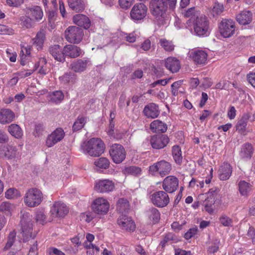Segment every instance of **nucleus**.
Here are the masks:
<instances>
[{"mask_svg":"<svg viewBox=\"0 0 255 255\" xmlns=\"http://www.w3.org/2000/svg\"><path fill=\"white\" fill-rule=\"evenodd\" d=\"M143 113L147 118L152 119L157 118L160 114L158 106L153 103L146 105L144 108Z\"/></svg>","mask_w":255,"mask_h":255,"instance_id":"b1692460","label":"nucleus"},{"mask_svg":"<svg viewBox=\"0 0 255 255\" xmlns=\"http://www.w3.org/2000/svg\"><path fill=\"white\" fill-rule=\"evenodd\" d=\"M83 34V30L76 26H69L65 31L66 39L71 43H79L82 39Z\"/></svg>","mask_w":255,"mask_h":255,"instance_id":"0eeeda50","label":"nucleus"},{"mask_svg":"<svg viewBox=\"0 0 255 255\" xmlns=\"http://www.w3.org/2000/svg\"><path fill=\"white\" fill-rule=\"evenodd\" d=\"M43 198V194L39 189L32 188L26 192L24 197V202L29 207H35L41 203Z\"/></svg>","mask_w":255,"mask_h":255,"instance_id":"f03ea898","label":"nucleus"},{"mask_svg":"<svg viewBox=\"0 0 255 255\" xmlns=\"http://www.w3.org/2000/svg\"><path fill=\"white\" fill-rule=\"evenodd\" d=\"M48 52L56 61L59 62L65 61L64 48H62L60 45L54 44L49 46Z\"/></svg>","mask_w":255,"mask_h":255,"instance_id":"aec40b11","label":"nucleus"},{"mask_svg":"<svg viewBox=\"0 0 255 255\" xmlns=\"http://www.w3.org/2000/svg\"><path fill=\"white\" fill-rule=\"evenodd\" d=\"M165 67L172 73L178 72L180 69V63L178 59L169 57L164 61Z\"/></svg>","mask_w":255,"mask_h":255,"instance_id":"cd10ccee","label":"nucleus"},{"mask_svg":"<svg viewBox=\"0 0 255 255\" xmlns=\"http://www.w3.org/2000/svg\"><path fill=\"white\" fill-rule=\"evenodd\" d=\"M169 142V137L165 134H155L150 137V144L153 149H160L164 148Z\"/></svg>","mask_w":255,"mask_h":255,"instance_id":"2eb2a0df","label":"nucleus"},{"mask_svg":"<svg viewBox=\"0 0 255 255\" xmlns=\"http://www.w3.org/2000/svg\"><path fill=\"white\" fill-rule=\"evenodd\" d=\"M109 153L112 160L116 164L122 162L127 154L124 146L119 144H113L109 150Z\"/></svg>","mask_w":255,"mask_h":255,"instance_id":"6e6552de","label":"nucleus"},{"mask_svg":"<svg viewBox=\"0 0 255 255\" xmlns=\"http://www.w3.org/2000/svg\"><path fill=\"white\" fill-rule=\"evenodd\" d=\"M210 22L205 15L201 16L193 22V27L195 35L199 37H206L210 34Z\"/></svg>","mask_w":255,"mask_h":255,"instance_id":"7ed1b4c3","label":"nucleus"},{"mask_svg":"<svg viewBox=\"0 0 255 255\" xmlns=\"http://www.w3.org/2000/svg\"><path fill=\"white\" fill-rule=\"evenodd\" d=\"M198 203L201 205L204 210L210 214L214 212L215 198L213 194L205 193L200 194L198 196Z\"/></svg>","mask_w":255,"mask_h":255,"instance_id":"1a4fd4ad","label":"nucleus"},{"mask_svg":"<svg viewBox=\"0 0 255 255\" xmlns=\"http://www.w3.org/2000/svg\"><path fill=\"white\" fill-rule=\"evenodd\" d=\"M60 80L64 84L72 83L75 82L76 79V75L74 73L69 72L65 73L63 76L59 77Z\"/></svg>","mask_w":255,"mask_h":255,"instance_id":"a18cd8bd","label":"nucleus"},{"mask_svg":"<svg viewBox=\"0 0 255 255\" xmlns=\"http://www.w3.org/2000/svg\"><path fill=\"white\" fill-rule=\"evenodd\" d=\"M81 53V48L76 45L68 44L64 47L65 57L67 56L71 58H75L79 56Z\"/></svg>","mask_w":255,"mask_h":255,"instance_id":"393cba45","label":"nucleus"},{"mask_svg":"<svg viewBox=\"0 0 255 255\" xmlns=\"http://www.w3.org/2000/svg\"><path fill=\"white\" fill-rule=\"evenodd\" d=\"M117 222L119 226L127 231H133L135 229L133 221L130 218H127L126 216L120 217Z\"/></svg>","mask_w":255,"mask_h":255,"instance_id":"c85d7f7f","label":"nucleus"},{"mask_svg":"<svg viewBox=\"0 0 255 255\" xmlns=\"http://www.w3.org/2000/svg\"><path fill=\"white\" fill-rule=\"evenodd\" d=\"M13 33L12 29L7 26L0 24V34H10Z\"/></svg>","mask_w":255,"mask_h":255,"instance_id":"69168bd1","label":"nucleus"},{"mask_svg":"<svg viewBox=\"0 0 255 255\" xmlns=\"http://www.w3.org/2000/svg\"><path fill=\"white\" fill-rule=\"evenodd\" d=\"M134 0H119V4L123 9L128 8L133 3Z\"/></svg>","mask_w":255,"mask_h":255,"instance_id":"680f3d73","label":"nucleus"},{"mask_svg":"<svg viewBox=\"0 0 255 255\" xmlns=\"http://www.w3.org/2000/svg\"><path fill=\"white\" fill-rule=\"evenodd\" d=\"M115 184L109 179L101 180L96 183L95 190L99 193H108L113 190Z\"/></svg>","mask_w":255,"mask_h":255,"instance_id":"6ab92c4d","label":"nucleus"},{"mask_svg":"<svg viewBox=\"0 0 255 255\" xmlns=\"http://www.w3.org/2000/svg\"><path fill=\"white\" fill-rule=\"evenodd\" d=\"M20 223L23 241L26 242L31 238H34L35 235H32V216L27 213H24L21 219Z\"/></svg>","mask_w":255,"mask_h":255,"instance_id":"20e7f679","label":"nucleus"},{"mask_svg":"<svg viewBox=\"0 0 255 255\" xmlns=\"http://www.w3.org/2000/svg\"><path fill=\"white\" fill-rule=\"evenodd\" d=\"M21 155L18 148L12 144H7L0 146V157L2 158L17 161L20 158Z\"/></svg>","mask_w":255,"mask_h":255,"instance_id":"39448f33","label":"nucleus"},{"mask_svg":"<svg viewBox=\"0 0 255 255\" xmlns=\"http://www.w3.org/2000/svg\"><path fill=\"white\" fill-rule=\"evenodd\" d=\"M14 209V206L8 202H3L0 205V212L6 215H10Z\"/></svg>","mask_w":255,"mask_h":255,"instance_id":"de8ad7c7","label":"nucleus"},{"mask_svg":"<svg viewBox=\"0 0 255 255\" xmlns=\"http://www.w3.org/2000/svg\"><path fill=\"white\" fill-rule=\"evenodd\" d=\"M151 203L155 206L163 208L169 202V197L167 193L163 191L154 192L150 197Z\"/></svg>","mask_w":255,"mask_h":255,"instance_id":"9b49d317","label":"nucleus"},{"mask_svg":"<svg viewBox=\"0 0 255 255\" xmlns=\"http://www.w3.org/2000/svg\"><path fill=\"white\" fill-rule=\"evenodd\" d=\"M252 16L251 11L244 10L237 15L236 19L240 24L247 25L252 21Z\"/></svg>","mask_w":255,"mask_h":255,"instance_id":"f704fd0d","label":"nucleus"},{"mask_svg":"<svg viewBox=\"0 0 255 255\" xmlns=\"http://www.w3.org/2000/svg\"><path fill=\"white\" fill-rule=\"evenodd\" d=\"M123 171L125 174H131L136 176L140 174L141 170L139 167L131 166L126 167Z\"/></svg>","mask_w":255,"mask_h":255,"instance_id":"5fc2aeb1","label":"nucleus"},{"mask_svg":"<svg viewBox=\"0 0 255 255\" xmlns=\"http://www.w3.org/2000/svg\"><path fill=\"white\" fill-rule=\"evenodd\" d=\"M159 44L162 48H163L166 51L171 52L174 49V45L171 41H169L164 38H162L159 40Z\"/></svg>","mask_w":255,"mask_h":255,"instance_id":"3c124183","label":"nucleus"},{"mask_svg":"<svg viewBox=\"0 0 255 255\" xmlns=\"http://www.w3.org/2000/svg\"><path fill=\"white\" fill-rule=\"evenodd\" d=\"M182 13L185 17L190 18L188 21L192 23L195 21L199 17L204 15L201 14L200 11L195 7H190L185 10Z\"/></svg>","mask_w":255,"mask_h":255,"instance_id":"2f4dec72","label":"nucleus"},{"mask_svg":"<svg viewBox=\"0 0 255 255\" xmlns=\"http://www.w3.org/2000/svg\"><path fill=\"white\" fill-rule=\"evenodd\" d=\"M36 222L41 225H44L47 223L46 217L44 212L42 210H38L35 213Z\"/></svg>","mask_w":255,"mask_h":255,"instance_id":"864d4df0","label":"nucleus"},{"mask_svg":"<svg viewBox=\"0 0 255 255\" xmlns=\"http://www.w3.org/2000/svg\"><path fill=\"white\" fill-rule=\"evenodd\" d=\"M69 212L66 204L61 201L54 202L51 207L50 213L52 218H64Z\"/></svg>","mask_w":255,"mask_h":255,"instance_id":"4468645a","label":"nucleus"},{"mask_svg":"<svg viewBox=\"0 0 255 255\" xmlns=\"http://www.w3.org/2000/svg\"><path fill=\"white\" fill-rule=\"evenodd\" d=\"M183 83L182 80H179L174 82L171 85V93L173 96H177L178 95V90Z\"/></svg>","mask_w":255,"mask_h":255,"instance_id":"4d7b16f0","label":"nucleus"},{"mask_svg":"<svg viewBox=\"0 0 255 255\" xmlns=\"http://www.w3.org/2000/svg\"><path fill=\"white\" fill-rule=\"evenodd\" d=\"M224 10V7L223 4L216 1L214 3L210 13L213 17H216L220 15Z\"/></svg>","mask_w":255,"mask_h":255,"instance_id":"49530a36","label":"nucleus"},{"mask_svg":"<svg viewBox=\"0 0 255 255\" xmlns=\"http://www.w3.org/2000/svg\"><path fill=\"white\" fill-rule=\"evenodd\" d=\"M190 57L196 64L203 65L207 62L208 54L204 50H195L190 52Z\"/></svg>","mask_w":255,"mask_h":255,"instance_id":"5701e85b","label":"nucleus"},{"mask_svg":"<svg viewBox=\"0 0 255 255\" xmlns=\"http://www.w3.org/2000/svg\"><path fill=\"white\" fill-rule=\"evenodd\" d=\"M45 40L46 30L44 28L40 29L37 32L35 37L32 39V43L37 50L42 49Z\"/></svg>","mask_w":255,"mask_h":255,"instance_id":"a878e982","label":"nucleus"},{"mask_svg":"<svg viewBox=\"0 0 255 255\" xmlns=\"http://www.w3.org/2000/svg\"><path fill=\"white\" fill-rule=\"evenodd\" d=\"M83 152L91 156H99L104 151L105 144L100 138H93L81 145Z\"/></svg>","mask_w":255,"mask_h":255,"instance_id":"f257e3e1","label":"nucleus"},{"mask_svg":"<svg viewBox=\"0 0 255 255\" xmlns=\"http://www.w3.org/2000/svg\"><path fill=\"white\" fill-rule=\"evenodd\" d=\"M220 242L218 240H216L213 243L209 246L207 252L209 254H214L218 252L219 249Z\"/></svg>","mask_w":255,"mask_h":255,"instance_id":"13d9d810","label":"nucleus"},{"mask_svg":"<svg viewBox=\"0 0 255 255\" xmlns=\"http://www.w3.org/2000/svg\"><path fill=\"white\" fill-rule=\"evenodd\" d=\"M65 132L62 128H57L49 134L46 140V145L48 147L54 146L64 137Z\"/></svg>","mask_w":255,"mask_h":255,"instance_id":"a211bd4d","label":"nucleus"},{"mask_svg":"<svg viewBox=\"0 0 255 255\" xmlns=\"http://www.w3.org/2000/svg\"><path fill=\"white\" fill-rule=\"evenodd\" d=\"M254 150V148L251 143H244L242 146L239 153L241 159L244 160L250 159L253 154Z\"/></svg>","mask_w":255,"mask_h":255,"instance_id":"473e14b6","label":"nucleus"},{"mask_svg":"<svg viewBox=\"0 0 255 255\" xmlns=\"http://www.w3.org/2000/svg\"><path fill=\"white\" fill-rule=\"evenodd\" d=\"M16 233L14 231L10 232L8 237L7 242L3 248L4 250H8L13 245L15 239Z\"/></svg>","mask_w":255,"mask_h":255,"instance_id":"6e6d98bb","label":"nucleus"},{"mask_svg":"<svg viewBox=\"0 0 255 255\" xmlns=\"http://www.w3.org/2000/svg\"><path fill=\"white\" fill-rule=\"evenodd\" d=\"M147 12V7L143 3L135 4L130 11V16L134 21H138L143 19Z\"/></svg>","mask_w":255,"mask_h":255,"instance_id":"9d476101","label":"nucleus"},{"mask_svg":"<svg viewBox=\"0 0 255 255\" xmlns=\"http://www.w3.org/2000/svg\"><path fill=\"white\" fill-rule=\"evenodd\" d=\"M110 204L108 201L103 198L96 199L93 204L92 208L94 212L98 214L104 215L109 211Z\"/></svg>","mask_w":255,"mask_h":255,"instance_id":"dca6fc26","label":"nucleus"},{"mask_svg":"<svg viewBox=\"0 0 255 255\" xmlns=\"http://www.w3.org/2000/svg\"><path fill=\"white\" fill-rule=\"evenodd\" d=\"M172 154L175 163L180 165L182 162L183 157L181 148L179 145H174L172 148Z\"/></svg>","mask_w":255,"mask_h":255,"instance_id":"79ce46f5","label":"nucleus"},{"mask_svg":"<svg viewBox=\"0 0 255 255\" xmlns=\"http://www.w3.org/2000/svg\"><path fill=\"white\" fill-rule=\"evenodd\" d=\"M169 0H152L150 2L151 14L156 18L162 17L167 9Z\"/></svg>","mask_w":255,"mask_h":255,"instance_id":"423d86ee","label":"nucleus"},{"mask_svg":"<svg viewBox=\"0 0 255 255\" xmlns=\"http://www.w3.org/2000/svg\"><path fill=\"white\" fill-rule=\"evenodd\" d=\"M8 132L15 138L19 139L23 135V131L21 128L17 124H11L8 127Z\"/></svg>","mask_w":255,"mask_h":255,"instance_id":"a19ab883","label":"nucleus"},{"mask_svg":"<svg viewBox=\"0 0 255 255\" xmlns=\"http://www.w3.org/2000/svg\"><path fill=\"white\" fill-rule=\"evenodd\" d=\"M110 161L106 157H101L94 162V164L98 167L102 169H107L110 166Z\"/></svg>","mask_w":255,"mask_h":255,"instance_id":"603ef678","label":"nucleus"},{"mask_svg":"<svg viewBox=\"0 0 255 255\" xmlns=\"http://www.w3.org/2000/svg\"><path fill=\"white\" fill-rule=\"evenodd\" d=\"M68 3L70 8L77 12L83 11L85 7L83 0H68Z\"/></svg>","mask_w":255,"mask_h":255,"instance_id":"ea45409f","label":"nucleus"},{"mask_svg":"<svg viewBox=\"0 0 255 255\" xmlns=\"http://www.w3.org/2000/svg\"><path fill=\"white\" fill-rule=\"evenodd\" d=\"M150 128L153 132L163 133L166 131L167 126L162 121L156 120L150 123Z\"/></svg>","mask_w":255,"mask_h":255,"instance_id":"e433bc0d","label":"nucleus"},{"mask_svg":"<svg viewBox=\"0 0 255 255\" xmlns=\"http://www.w3.org/2000/svg\"><path fill=\"white\" fill-rule=\"evenodd\" d=\"M51 101L58 104L64 99V94L61 91H56L49 95Z\"/></svg>","mask_w":255,"mask_h":255,"instance_id":"8fccbe9b","label":"nucleus"},{"mask_svg":"<svg viewBox=\"0 0 255 255\" xmlns=\"http://www.w3.org/2000/svg\"><path fill=\"white\" fill-rule=\"evenodd\" d=\"M220 222L221 224L225 227H229L232 226V220L226 215H222L219 218Z\"/></svg>","mask_w":255,"mask_h":255,"instance_id":"bf43d9fd","label":"nucleus"},{"mask_svg":"<svg viewBox=\"0 0 255 255\" xmlns=\"http://www.w3.org/2000/svg\"><path fill=\"white\" fill-rule=\"evenodd\" d=\"M117 210L122 214L121 217L126 216V215L129 210V202L126 199L121 198L117 202Z\"/></svg>","mask_w":255,"mask_h":255,"instance_id":"c9c22d12","label":"nucleus"},{"mask_svg":"<svg viewBox=\"0 0 255 255\" xmlns=\"http://www.w3.org/2000/svg\"><path fill=\"white\" fill-rule=\"evenodd\" d=\"M178 241V239L176 236L172 233L166 234L163 239L160 242V245L162 248H164L167 243H176Z\"/></svg>","mask_w":255,"mask_h":255,"instance_id":"c03bdc74","label":"nucleus"},{"mask_svg":"<svg viewBox=\"0 0 255 255\" xmlns=\"http://www.w3.org/2000/svg\"><path fill=\"white\" fill-rule=\"evenodd\" d=\"M250 118L249 114H245L237 122L236 126V130L241 135H245L247 134L246 127Z\"/></svg>","mask_w":255,"mask_h":255,"instance_id":"c756f323","label":"nucleus"},{"mask_svg":"<svg viewBox=\"0 0 255 255\" xmlns=\"http://www.w3.org/2000/svg\"><path fill=\"white\" fill-rule=\"evenodd\" d=\"M15 115L10 110L2 109L0 110V123L7 124L11 123L14 119Z\"/></svg>","mask_w":255,"mask_h":255,"instance_id":"7c9ffc66","label":"nucleus"},{"mask_svg":"<svg viewBox=\"0 0 255 255\" xmlns=\"http://www.w3.org/2000/svg\"><path fill=\"white\" fill-rule=\"evenodd\" d=\"M146 214L150 223L156 224L160 219V214L158 209L151 207L146 211Z\"/></svg>","mask_w":255,"mask_h":255,"instance_id":"4c0bfd02","label":"nucleus"},{"mask_svg":"<svg viewBox=\"0 0 255 255\" xmlns=\"http://www.w3.org/2000/svg\"><path fill=\"white\" fill-rule=\"evenodd\" d=\"M238 188L241 195L247 197L252 191V185L244 180H241L238 183Z\"/></svg>","mask_w":255,"mask_h":255,"instance_id":"58836bf2","label":"nucleus"},{"mask_svg":"<svg viewBox=\"0 0 255 255\" xmlns=\"http://www.w3.org/2000/svg\"><path fill=\"white\" fill-rule=\"evenodd\" d=\"M6 2L10 6L17 7L23 2V0H6Z\"/></svg>","mask_w":255,"mask_h":255,"instance_id":"338daca9","label":"nucleus"},{"mask_svg":"<svg viewBox=\"0 0 255 255\" xmlns=\"http://www.w3.org/2000/svg\"><path fill=\"white\" fill-rule=\"evenodd\" d=\"M73 22L76 25L83 27L85 29H88L91 25V22L89 18L87 16L81 14H77L73 16Z\"/></svg>","mask_w":255,"mask_h":255,"instance_id":"72a5a7b5","label":"nucleus"},{"mask_svg":"<svg viewBox=\"0 0 255 255\" xmlns=\"http://www.w3.org/2000/svg\"><path fill=\"white\" fill-rule=\"evenodd\" d=\"M91 65L88 59H79L71 63L70 68L76 73H81L85 71L88 66Z\"/></svg>","mask_w":255,"mask_h":255,"instance_id":"412c9836","label":"nucleus"},{"mask_svg":"<svg viewBox=\"0 0 255 255\" xmlns=\"http://www.w3.org/2000/svg\"><path fill=\"white\" fill-rule=\"evenodd\" d=\"M21 25L26 28H31L35 26V22L33 19L28 15L25 14V16H22L20 17Z\"/></svg>","mask_w":255,"mask_h":255,"instance_id":"37998d69","label":"nucleus"},{"mask_svg":"<svg viewBox=\"0 0 255 255\" xmlns=\"http://www.w3.org/2000/svg\"><path fill=\"white\" fill-rule=\"evenodd\" d=\"M9 138L6 133L1 129H0V143H5L8 141Z\"/></svg>","mask_w":255,"mask_h":255,"instance_id":"774afa93","label":"nucleus"},{"mask_svg":"<svg viewBox=\"0 0 255 255\" xmlns=\"http://www.w3.org/2000/svg\"><path fill=\"white\" fill-rule=\"evenodd\" d=\"M171 169V164L164 160H161L149 166L150 172L153 173L158 172L162 177L169 174Z\"/></svg>","mask_w":255,"mask_h":255,"instance_id":"f8f14e48","label":"nucleus"},{"mask_svg":"<svg viewBox=\"0 0 255 255\" xmlns=\"http://www.w3.org/2000/svg\"><path fill=\"white\" fill-rule=\"evenodd\" d=\"M171 79V78L158 80L151 83L149 85V87L151 88H154L156 86H158V85L165 86L169 82V81Z\"/></svg>","mask_w":255,"mask_h":255,"instance_id":"052dcab7","label":"nucleus"},{"mask_svg":"<svg viewBox=\"0 0 255 255\" xmlns=\"http://www.w3.org/2000/svg\"><path fill=\"white\" fill-rule=\"evenodd\" d=\"M219 28L220 33L223 37H230L235 31V22L231 19H223L220 23Z\"/></svg>","mask_w":255,"mask_h":255,"instance_id":"ddd939ff","label":"nucleus"},{"mask_svg":"<svg viewBox=\"0 0 255 255\" xmlns=\"http://www.w3.org/2000/svg\"><path fill=\"white\" fill-rule=\"evenodd\" d=\"M87 122V118L79 116L73 125V130L78 131L81 129Z\"/></svg>","mask_w":255,"mask_h":255,"instance_id":"09e8293b","label":"nucleus"},{"mask_svg":"<svg viewBox=\"0 0 255 255\" xmlns=\"http://www.w3.org/2000/svg\"><path fill=\"white\" fill-rule=\"evenodd\" d=\"M179 186V180L174 176H168L162 182V188L165 192L172 193L174 192Z\"/></svg>","mask_w":255,"mask_h":255,"instance_id":"f3484780","label":"nucleus"},{"mask_svg":"<svg viewBox=\"0 0 255 255\" xmlns=\"http://www.w3.org/2000/svg\"><path fill=\"white\" fill-rule=\"evenodd\" d=\"M198 229L197 227H194L190 229L185 234L184 238L186 240H189L195 235L197 232Z\"/></svg>","mask_w":255,"mask_h":255,"instance_id":"e2e57ef3","label":"nucleus"},{"mask_svg":"<svg viewBox=\"0 0 255 255\" xmlns=\"http://www.w3.org/2000/svg\"><path fill=\"white\" fill-rule=\"evenodd\" d=\"M233 168L231 165L228 162H224L219 170V177L221 180L228 179L232 173Z\"/></svg>","mask_w":255,"mask_h":255,"instance_id":"bb28decb","label":"nucleus"},{"mask_svg":"<svg viewBox=\"0 0 255 255\" xmlns=\"http://www.w3.org/2000/svg\"><path fill=\"white\" fill-rule=\"evenodd\" d=\"M25 11L26 14L31 17L35 22L39 21L43 16L42 9L37 5L27 7Z\"/></svg>","mask_w":255,"mask_h":255,"instance_id":"4be33fe9","label":"nucleus"},{"mask_svg":"<svg viewBox=\"0 0 255 255\" xmlns=\"http://www.w3.org/2000/svg\"><path fill=\"white\" fill-rule=\"evenodd\" d=\"M18 191L14 188H10L5 192V197L7 199H11L17 196Z\"/></svg>","mask_w":255,"mask_h":255,"instance_id":"0e129e2a","label":"nucleus"}]
</instances>
